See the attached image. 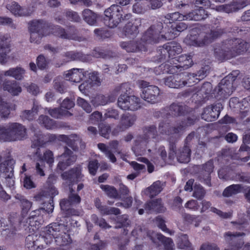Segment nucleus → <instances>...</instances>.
<instances>
[{"mask_svg":"<svg viewBox=\"0 0 250 250\" xmlns=\"http://www.w3.org/2000/svg\"><path fill=\"white\" fill-rule=\"evenodd\" d=\"M81 202V198L78 193L68 194L67 198H64L60 201L61 203L73 206L79 204Z\"/></svg>","mask_w":250,"mask_h":250,"instance_id":"59","label":"nucleus"},{"mask_svg":"<svg viewBox=\"0 0 250 250\" xmlns=\"http://www.w3.org/2000/svg\"><path fill=\"white\" fill-rule=\"evenodd\" d=\"M212 88L210 83H204L200 89L197 90L192 96V98L195 101V103L198 104H204L208 100Z\"/></svg>","mask_w":250,"mask_h":250,"instance_id":"25","label":"nucleus"},{"mask_svg":"<svg viewBox=\"0 0 250 250\" xmlns=\"http://www.w3.org/2000/svg\"><path fill=\"white\" fill-rule=\"evenodd\" d=\"M54 196L51 195L49 202L43 203L42 208L33 210L30 213V216L26 219V223L29 225L28 227H31L30 229H32L33 230L37 229L42 224L43 222L42 216L41 215L42 211L44 210L48 213L53 212L54 207L53 200Z\"/></svg>","mask_w":250,"mask_h":250,"instance_id":"7","label":"nucleus"},{"mask_svg":"<svg viewBox=\"0 0 250 250\" xmlns=\"http://www.w3.org/2000/svg\"><path fill=\"white\" fill-rule=\"evenodd\" d=\"M188 27V25L185 22L179 21L170 26H167V28L165 27L163 31L164 34H161L163 25L161 21H159L149 27L142 36V40L145 42L152 44L161 41L172 40Z\"/></svg>","mask_w":250,"mask_h":250,"instance_id":"1","label":"nucleus"},{"mask_svg":"<svg viewBox=\"0 0 250 250\" xmlns=\"http://www.w3.org/2000/svg\"><path fill=\"white\" fill-rule=\"evenodd\" d=\"M191 149L186 146L178 149L176 154L177 159L178 162L181 163H188L190 160Z\"/></svg>","mask_w":250,"mask_h":250,"instance_id":"49","label":"nucleus"},{"mask_svg":"<svg viewBox=\"0 0 250 250\" xmlns=\"http://www.w3.org/2000/svg\"><path fill=\"white\" fill-rule=\"evenodd\" d=\"M116 97L113 95H109L105 96L102 94H98L92 98L91 102L95 107L99 105H104L109 103L113 102L115 101Z\"/></svg>","mask_w":250,"mask_h":250,"instance_id":"42","label":"nucleus"},{"mask_svg":"<svg viewBox=\"0 0 250 250\" xmlns=\"http://www.w3.org/2000/svg\"><path fill=\"white\" fill-rule=\"evenodd\" d=\"M59 227L56 224H50L46 227L43 235H38L34 233L28 235L25 238V247L29 250H42L45 249L47 245L50 244L54 229H57Z\"/></svg>","mask_w":250,"mask_h":250,"instance_id":"2","label":"nucleus"},{"mask_svg":"<svg viewBox=\"0 0 250 250\" xmlns=\"http://www.w3.org/2000/svg\"><path fill=\"white\" fill-rule=\"evenodd\" d=\"M243 188L244 187L240 184H232L225 188L223 195L226 197H230L242 192Z\"/></svg>","mask_w":250,"mask_h":250,"instance_id":"52","label":"nucleus"},{"mask_svg":"<svg viewBox=\"0 0 250 250\" xmlns=\"http://www.w3.org/2000/svg\"><path fill=\"white\" fill-rule=\"evenodd\" d=\"M250 4V1L248 0L233 1L229 4L223 5V10L227 13H231L237 12Z\"/></svg>","mask_w":250,"mask_h":250,"instance_id":"38","label":"nucleus"},{"mask_svg":"<svg viewBox=\"0 0 250 250\" xmlns=\"http://www.w3.org/2000/svg\"><path fill=\"white\" fill-rule=\"evenodd\" d=\"M228 40V43L233 58L246 52L249 48L248 42L240 38H232Z\"/></svg>","mask_w":250,"mask_h":250,"instance_id":"19","label":"nucleus"},{"mask_svg":"<svg viewBox=\"0 0 250 250\" xmlns=\"http://www.w3.org/2000/svg\"><path fill=\"white\" fill-rule=\"evenodd\" d=\"M148 236L153 243H156L157 240L162 243L164 246V250H173L174 243L172 239L166 237L161 233L152 232L148 233Z\"/></svg>","mask_w":250,"mask_h":250,"instance_id":"30","label":"nucleus"},{"mask_svg":"<svg viewBox=\"0 0 250 250\" xmlns=\"http://www.w3.org/2000/svg\"><path fill=\"white\" fill-rule=\"evenodd\" d=\"M145 210L148 213H163L165 212L166 208L162 204L161 198L148 201L146 202L144 206Z\"/></svg>","mask_w":250,"mask_h":250,"instance_id":"35","label":"nucleus"},{"mask_svg":"<svg viewBox=\"0 0 250 250\" xmlns=\"http://www.w3.org/2000/svg\"><path fill=\"white\" fill-rule=\"evenodd\" d=\"M11 110L10 104L4 101L0 96V117L4 119L8 118Z\"/></svg>","mask_w":250,"mask_h":250,"instance_id":"58","label":"nucleus"},{"mask_svg":"<svg viewBox=\"0 0 250 250\" xmlns=\"http://www.w3.org/2000/svg\"><path fill=\"white\" fill-rule=\"evenodd\" d=\"M45 24L47 25L46 27V31L49 32V34H53L56 37L63 39H66L70 37L66 34V30L61 26L54 25L46 21H45Z\"/></svg>","mask_w":250,"mask_h":250,"instance_id":"41","label":"nucleus"},{"mask_svg":"<svg viewBox=\"0 0 250 250\" xmlns=\"http://www.w3.org/2000/svg\"><path fill=\"white\" fill-rule=\"evenodd\" d=\"M60 205L65 217L80 215V213L78 209L71 208V207L73 206V205H67L66 204L61 202H60Z\"/></svg>","mask_w":250,"mask_h":250,"instance_id":"56","label":"nucleus"},{"mask_svg":"<svg viewBox=\"0 0 250 250\" xmlns=\"http://www.w3.org/2000/svg\"><path fill=\"white\" fill-rule=\"evenodd\" d=\"M218 177L225 181L233 180L236 181L239 172L234 166H227L220 168L218 172Z\"/></svg>","mask_w":250,"mask_h":250,"instance_id":"32","label":"nucleus"},{"mask_svg":"<svg viewBox=\"0 0 250 250\" xmlns=\"http://www.w3.org/2000/svg\"><path fill=\"white\" fill-rule=\"evenodd\" d=\"M221 103L208 105L204 109L201 114L202 119L207 122H212L218 119L222 108Z\"/></svg>","mask_w":250,"mask_h":250,"instance_id":"23","label":"nucleus"},{"mask_svg":"<svg viewBox=\"0 0 250 250\" xmlns=\"http://www.w3.org/2000/svg\"><path fill=\"white\" fill-rule=\"evenodd\" d=\"M138 84L141 89V96L142 99L151 104L157 102L160 92L158 86L150 85L149 82L144 80L138 81Z\"/></svg>","mask_w":250,"mask_h":250,"instance_id":"11","label":"nucleus"},{"mask_svg":"<svg viewBox=\"0 0 250 250\" xmlns=\"http://www.w3.org/2000/svg\"><path fill=\"white\" fill-rule=\"evenodd\" d=\"M13 135L16 140H22L26 138L27 129L22 124L9 123L5 126L0 125V139L4 141L11 140Z\"/></svg>","mask_w":250,"mask_h":250,"instance_id":"6","label":"nucleus"},{"mask_svg":"<svg viewBox=\"0 0 250 250\" xmlns=\"http://www.w3.org/2000/svg\"><path fill=\"white\" fill-rule=\"evenodd\" d=\"M202 208H201V212H204L206 211L207 210L209 209L210 208V210L216 213L219 216L223 218H230L232 216V213L231 212H224L218 209L217 208L214 207H210L211 204L209 201H206L204 200L202 202Z\"/></svg>","mask_w":250,"mask_h":250,"instance_id":"46","label":"nucleus"},{"mask_svg":"<svg viewBox=\"0 0 250 250\" xmlns=\"http://www.w3.org/2000/svg\"><path fill=\"white\" fill-rule=\"evenodd\" d=\"M38 121L39 124L47 129H56L60 126L59 125V122L53 120L46 115H40L38 119Z\"/></svg>","mask_w":250,"mask_h":250,"instance_id":"45","label":"nucleus"},{"mask_svg":"<svg viewBox=\"0 0 250 250\" xmlns=\"http://www.w3.org/2000/svg\"><path fill=\"white\" fill-rule=\"evenodd\" d=\"M188 107L182 103H173L169 106L165 108L161 112V116L166 117H179L185 115L188 112Z\"/></svg>","mask_w":250,"mask_h":250,"instance_id":"17","label":"nucleus"},{"mask_svg":"<svg viewBox=\"0 0 250 250\" xmlns=\"http://www.w3.org/2000/svg\"><path fill=\"white\" fill-rule=\"evenodd\" d=\"M136 120V116L129 113L124 114L122 116L120 123L117 129L124 131L132 126Z\"/></svg>","mask_w":250,"mask_h":250,"instance_id":"40","label":"nucleus"},{"mask_svg":"<svg viewBox=\"0 0 250 250\" xmlns=\"http://www.w3.org/2000/svg\"><path fill=\"white\" fill-rule=\"evenodd\" d=\"M122 8L117 4H113L104 12V24L109 28H114L122 22L129 20L132 18L131 14L123 16Z\"/></svg>","mask_w":250,"mask_h":250,"instance_id":"5","label":"nucleus"},{"mask_svg":"<svg viewBox=\"0 0 250 250\" xmlns=\"http://www.w3.org/2000/svg\"><path fill=\"white\" fill-rule=\"evenodd\" d=\"M187 77L188 75L186 73H178L165 78L164 83L169 87L180 88L192 83L190 79H188V82L187 81Z\"/></svg>","mask_w":250,"mask_h":250,"instance_id":"18","label":"nucleus"},{"mask_svg":"<svg viewBox=\"0 0 250 250\" xmlns=\"http://www.w3.org/2000/svg\"><path fill=\"white\" fill-rule=\"evenodd\" d=\"M37 3L39 4H41L40 2L37 1L31 6H29L28 7H22L17 2L13 1L11 4L7 5L6 8L15 16H28L31 15L34 11L36 8L35 5Z\"/></svg>","mask_w":250,"mask_h":250,"instance_id":"21","label":"nucleus"},{"mask_svg":"<svg viewBox=\"0 0 250 250\" xmlns=\"http://www.w3.org/2000/svg\"><path fill=\"white\" fill-rule=\"evenodd\" d=\"M63 56L66 58V60L63 61V63H61V65L66 62L74 61L87 62L89 61L91 58L90 55L84 54L82 52L74 51H67L64 53Z\"/></svg>","mask_w":250,"mask_h":250,"instance_id":"37","label":"nucleus"},{"mask_svg":"<svg viewBox=\"0 0 250 250\" xmlns=\"http://www.w3.org/2000/svg\"><path fill=\"white\" fill-rule=\"evenodd\" d=\"M193 64L192 57L190 55L182 54L177 58L170 59L160 64L157 68L162 73L175 74L181 70V68L187 69Z\"/></svg>","mask_w":250,"mask_h":250,"instance_id":"3","label":"nucleus"},{"mask_svg":"<svg viewBox=\"0 0 250 250\" xmlns=\"http://www.w3.org/2000/svg\"><path fill=\"white\" fill-rule=\"evenodd\" d=\"M25 72L23 68L17 67L10 68L8 70L4 71L3 74L5 76L12 77L16 80H21L23 78Z\"/></svg>","mask_w":250,"mask_h":250,"instance_id":"53","label":"nucleus"},{"mask_svg":"<svg viewBox=\"0 0 250 250\" xmlns=\"http://www.w3.org/2000/svg\"><path fill=\"white\" fill-rule=\"evenodd\" d=\"M158 130L160 134L170 136L176 135L178 136L180 132L183 130L182 125L171 126L169 123L162 122L159 124Z\"/></svg>","mask_w":250,"mask_h":250,"instance_id":"34","label":"nucleus"},{"mask_svg":"<svg viewBox=\"0 0 250 250\" xmlns=\"http://www.w3.org/2000/svg\"><path fill=\"white\" fill-rule=\"evenodd\" d=\"M61 176L64 180L68 181L70 184L73 185L80 182L83 177L82 168L81 167H76L68 171L63 172Z\"/></svg>","mask_w":250,"mask_h":250,"instance_id":"29","label":"nucleus"},{"mask_svg":"<svg viewBox=\"0 0 250 250\" xmlns=\"http://www.w3.org/2000/svg\"><path fill=\"white\" fill-rule=\"evenodd\" d=\"M180 138L179 134L178 136L174 135L170 136L168 138L169 142V157H173L177 152L176 151V143L178 141Z\"/></svg>","mask_w":250,"mask_h":250,"instance_id":"61","label":"nucleus"},{"mask_svg":"<svg viewBox=\"0 0 250 250\" xmlns=\"http://www.w3.org/2000/svg\"><path fill=\"white\" fill-rule=\"evenodd\" d=\"M58 140L65 143L68 146L76 151L78 149L77 144L76 143L78 140V136L76 134H71L69 136L66 135H60Z\"/></svg>","mask_w":250,"mask_h":250,"instance_id":"48","label":"nucleus"},{"mask_svg":"<svg viewBox=\"0 0 250 250\" xmlns=\"http://www.w3.org/2000/svg\"><path fill=\"white\" fill-rule=\"evenodd\" d=\"M165 20H163L164 23H169V24H175L177 22L182 21L187 19V14L183 15L179 12H176L167 14L165 17ZM163 21V20H162Z\"/></svg>","mask_w":250,"mask_h":250,"instance_id":"47","label":"nucleus"},{"mask_svg":"<svg viewBox=\"0 0 250 250\" xmlns=\"http://www.w3.org/2000/svg\"><path fill=\"white\" fill-rule=\"evenodd\" d=\"M88 71L83 68H73L64 74L66 80L73 83H80L86 78Z\"/></svg>","mask_w":250,"mask_h":250,"instance_id":"31","label":"nucleus"},{"mask_svg":"<svg viewBox=\"0 0 250 250\" xmlns=\"http://www.w3.org/2000/svg\"><path fill=\"white\" fill-rule=\"evenodd\" d=\"M48 113L51 117L56 119H60L63 116H68L72 115L70 112L63 109L62 107L50 108L48 110Z\"/></svg>","mask_w":250,"mask_h":250,"instance_id":"57","label":"nucleus"},{"mask_svg":"<svg viewBox=\"0 0 250 250\" xmlns=\"http://www.w3.org/2000/svg\"><path fill=\"white\" fill-rule=\"evenodd\" d=\"M163 190L160 181L154 182L150 187L146 189V194L150 198H153L159 194Z\"/></svg>","mask_w":250,"mask_h":250,"instance_id":"51","label":"nucleus"},{"mask_svg":"<svg viewBox=\"0 0 250 250\" xmlns=\"http://www.w3.org/2000/svg\"><path fill=\"white\" fill-rule=\"evenodd\" d=\"M40 162L42 164L46 162L49 166H51V165L53 164L54 161V158L53 156V152L50 150H46L43 154V156L42 157L41 154H40Z\"/></svg>","mask_w":250,"mask_h":250,"instance_id":"63","label":"nucleus"},{"mask_svg":"<svg viewBox=\"0 0 250 250\" xmlns=\"http://www.w3.org/2000/svg\"><path fill=\"white\" fill-rule=\"evenodd\" d=\"M228 43L227 40L214 48V56L217 60L222 62L233 58L231 49L229 44H227Z\"/></svg>","mask_w":250,"mask_h":250,"instance_id":"22","label":"nucleus"},{"mask_svg":"<svg viewBox=\"0 0 250 250\" xmlns=\"http://www.w3.org/2000/svg\"><path fill=\"white\" fill-rule=\"evenodd\" d=\"M15 164V162L12 159L0 163V176L5 179L6 186L9 188L12 187L15 184L13 179Z\"/></svg>","mask_w":250,"mask_h":250,"instance_id":"14","label":"nucleus"},{"mask_svg":"<svg viewBox=\"0 0 250 250\" xmlns=\"http://www.w3.org/2000/svg\"><path fill=\"white\" fill-rule=\"evenodd\" d=\"M120 46L127 52L147 51L146 46L140 41L123 42L120 43Z\"/></svg>","mask_w":250,"mask_h":250,"instance_id":"36","label":"nucleus"},{"mask_svg":"<svg viewBox=\"0 0 250 250\" xmlns=\"http://www.w3.org/2000/svg\"><path fill=\"white\" fill-rule=\"evenodd\" d=\"M95 35L99 40H104L111 36V33L104 28H96L94 30Z\"/></svg>","mask_w":250,"mask_h":250,"instance_id":"64","label":"nucleus"},{"mask_svg":"<svg viewBox=\"0 0 250 250\" xmlns=\"http://www.w3.org/2000/svg\"><path fill=\"white\" fill-rule=\"evenodd\" d=\"M205 25H197L190 31L189 34L185 38L184 42L188 45L203 47L207 45L206 38L204 37Z\"/></svg>","mask_w":250,"mask_h":250,"instance_id":"9","label":"nucleus"},{"mask_svg":"<svg viewBox=\"0 0 250 250\" xmlns=\"http://www.w3.org/2000/svg\"><path fill=\"white\" fill-rule=\"evenodd\" d=\"M214 19V24L216 25L214 29H211L210 30L209 32H207L205 31V30L207 28V26L205 25L206 26V28L204 30V34L205 35H204V37L207 39L206 41H207V45L211 42L213 40L220 37L225 33V29L219 26V20L217 19Z\"/></svg>","mask_w":250,"mask_h":250,"instance_id":"33","label":"nucleus"},{"mask_svg":"<svg viewBox=\"0 0 250 250\" xmlns=\"http://www.w3.org/2000/svg\"><path fill=\"white\" fill-rule=\"evenodd\" d=\"M60 161L57 165V168L63 171L67 167L73 164L76 160V157L73 152L66 146L64 147V152L60 156Z\"/></svg>","mask_w":250,"mask_h":250,"instance_id":"27","label":"nucleus"},{"mask_svg":"<svg viewBox=\"0 0 250 250\" xmlns=\"http://www.w3.org/2000/svg\"><path fill=\"white\" fill-rule=\"evenodd\" d=\"M3 89L13 96H17L21 92V87L16 81H6L3 83Z\"/></svg>","mask_w":250,"mask_h":250,"instance_id":"43","label":"nucleus"},{"mask_svg":"<svg viewBox=\"0 0 250 250\" xmlns=\"http://www.w3.org/2000/svg\"><path fill=\"white\" fill-rule=\"evenodd\" d=\"M57 180V177L54 174H50L46 182V187L50 189V192L52 196L58 194V191L54 186Z\"/></svg>","mask_w":250,"mask_h":250,"instance_id":"60","label":"nucleus"},{"mask_svg":"<svg viewBox=\"0 0 250 250\" xmlns=\"http://www.w3.org/2000/svg\"><path fill=\"white\" fill-rule=\"evenodd\" d=\"M55 134H42L40 131L38 133H35L33 140L32 141L31 147L38 148L44 146L47 143L54 142L57 139Z\"/></svg>","mask_w":250,"mask_h":250,"instance_id":"26","label":"nucleus"},{"mask_svg":"<svg viewBox=\"0 0 250 250\" xmlns=\"http://www.w3.org/2000/svg\"><path fill=\"white\" fill-rule=\"evenodd\" d=\"M58 225L59 227H56L57 229H54V232L50 233L53 234L52 240L50 244L55 240V242L57 245L59 246H65L70 244L72 243V239L69 233H67L68 230L65 226L62 224L58 223H53Z\"/></svg>","mask_w":250,"mask_h":250,"instance_id":"13","label":"nucleus"},{"mask_svg":"<svg viewBox=\"0 0 250 250\" xmlns=\"http://www.w3.org/2000/svg\"><path fill=\"white\" fill-rule=\"evenodd\" d=\"M130 89L129 85L127 83H123L116 88L117 91L124 93L118 98L117 104L123 110L135 111L141 107L140 99L135 96L127 95L126 92Z\"/></svg>","mask_w":250,"mask_h":250,"instance_id":"4","label":"nucleus"},{"mask_svg":"<svg viewBox=\"0 0 250 250\" xmlns=\"http://www.w3.org/2000/svg\"><path fill=\"white\" fill-rule=\"evenodd\" d=\"M182 50V47L179 43L175 42H168L158 47L157 58L160 62L165 60L167 61L175 58L174 57L180 54Z\"/></svg>","mask_w":250,"mask_h":250,"instance_id":"10","label":"nucleus"},{"mask_svg":"<svg viewBox=\"0 0 250 250\" xmlns=\"http://www.w3.org/2000/svg\"><path fill=\"white\" fill-rule=\"evenodd\" d=\"M125 24L123 28V33L125 37H136L139 33V27L142 24L139 18L131 19Z\"/></svg>","mask_w":250,"mask_h":250,"instance_id":"28","label":"nucleus"},{"mask_svg":"<svg viewBox=\"0 0 250 250\" xmlns=\"http://www.w3.org/2000/svg\"><path fill=\"white\" fill-rule=\"evenodd\" d=\"M38 111V106L34 104L31 110H25L22 111L20 117L23 121H32L36 118Z\"/></svg>","mask_w":250,"mask_h":250,"instance_id":"54","label":"nucleus"},{"mask_svg":"<svg viewBox=\"0 0 250 250\" xmlns=\"http://www.w3.org/2000/svg\"><path fill=\"white\" fill-rule=\"evenodd\" d=\"M236 76H233V74H229L224 78L215 88L220 98H226L232 92L233 82Z\"/></svg>","mask_w":250,"mask_h":250,"instance_id":"16","label":"nucleus"},{"mask_svg":"<svg viewBox=\"0 0 250 250\" xmlns=\"http://www.w3.org/2000/svg\"><path fill=\"white\" fill-rule=\"evenodd\" d=\"M202 170L198 175L199 180L206 185L211 187V173L214 167L213 160L211 159L202 166Z\"/></svg>","mask_w":250,"mask_h":250,"instance_id":"24","label":"nucleus"},{"mask_svg":"<svg viewBox=\"0 0 250 250\" xmlns=\"http://www.w3.org/2000/svg\"><path fill=\"white\" fill-rule=\"evenodd\" d=\"M45 21L43 20H33L28 23V29L30 33V42L39 44L42 38L49 35L46 31Z\"/></svg>","mask_w":250,"mask_h":250,"instance_id":"8","label":"nucleus"},{"mask_svg":"<svg viewBox=\"0 0 250 250\" xmlns=\"http://www.w3.org/2000/svg\"><path fill=\"white\" fill-rule=\"evenodd\" d=\"M15 198L18 200L17 203L21 208V215L23 217H26L31 208L32 203L27 200L24 196L19 193L16 194Z\"/></svg>","mask_w":250,"mask_h":250,"instance_id":"39","label":"nucleus"},{"mask_svg":"<svg viewBox=\"0 0 250 250\" xmlns=\"http://www.w3.org/2000/svg\"><path fill=\"white\" fill-rule=\"evenodd\" d=\"M244 232H231L228 231L224 233V237L227 244L225 250H239L244 244V239L240 236L245 235Z\"/></svg>","mask_w":250,"mask_h":250,"instance_id":"15","label":"nucleus"},{"mask_svg":"<svg viewBox=\"0 0 250 250\" xmlns=\"http://www.w3.org/2000/svg\"><path fill=\"white\" fill-rule=\"evenodd\" d=\"M194 5L196 8L187 14V19L201 21L208 17L209 14L205 9H207L210 6V2L209 0H195Z\"/></svg>","mask_w":250,"mask_h":250,"instance_id":"12","label":"nucleus"},{"mask_svg":"<svg viewBox=\"0 0 250 250\" xmlns=\"http://www.w3.org/2000/svg\"><path fill=\"white\" fill-rule=\"evenodd\" d=\"M100 187L109 198L114 199H119L120 195H119L118 191L114 186L102 184Z\"/></svg>","mask_w":250,"mask_h":250,"instance_id":"55","label":"nucleus"},{"mask_svg":"<svg viewBox=\"0 0 250 250\" xmlns=\"http://www.w3.org/2000/svg\"><path fill=\"white\" fill-rule=\"evenodd\" d=\"M83 20L89 24L94 25L96 23V15L91 10L86 9L83 11Z\"/></svg>","mask_w":250,"mask_h":250,"instance_id":"62","label":"nucleus"},{"mask_svg":"<svg viewBox=\"0 0 250 250\" xmlns=\"http://www.w3.org/2000/svg\"><path fill=\"white\" fill-rule=\"evenodd\" d=\"M177 247L181 249L192 250V244L187 234L180 233L177 238Z\"/></svg>","mask_w":250,"mask_h":250,"instance_id":"50","label":"nucleus"},{"mask_svg":"<svg viewBox=\"0 0 250 250\" xmlns=\"http://www.w3.org/2000/svg\"><path fill=\"white\" fill-rule=\"evenodd\" d=\"M11 38L8 33L0 34V63L6 62L8 54L11 51Z\"/></svg>","mask_w":250,"mask_h":250,"instance_id":"20","label":"nucleus"},{"mask_svg":"<svg viewBox=\"0 0 250 250\" xmlns=\"http://www.w3.org/2000/svg\"><path fill=\"white\" fill-rule=\"evenodd\" d=\"M25 217H23L21 213V215H19L17 212H11L8 217V224L6 225H4V227L9 226L11 228L15 230L23 222Z\"/></svg>","mask_w":250,"mask_h":250,"instance_id":"44","label":"nucleus"}]
</instances>
